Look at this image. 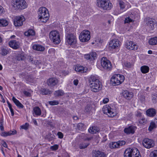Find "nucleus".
I'll use <instances>...</instances> for the list:
<instances>
[{
  "label": "nucleus",
  "mask_w": 157,
  "mask_h": 157,
  "mask_svg": "<svg viewBox=\"0 0 157 157\" xmlns=\"http://www.w3.org/2000/svg\"><path fill=\"white\" fill-rule=\"evenodd\" d=\"M91 90L94 92L101 90L102 88L101 83L100 82L98 77L94 75H91L89 79Z\"/></svg>",
  "instance_id": "nucleus-1"
},
{
  "label": "nucleus",
  "mask_w": 157,
  "mask_h": 157,
  "mask_svg": "<svg viewBox=\"0 0 157 157\" xmlns=\"http://www.w3.org/2000/svg\"><path fill=\"white\" fill-rule=\"evenodd\" d=\"M38 13L39 19L42 22L45 23L48 20L49 15L48 10L45 7H42L40 8Z\"/></svg>",
  "instance_id": "nucleus-2"
},
{
  "label": "nucleus",
  "mask_w": 157,
  "mask_h": 157,
  "mask_svg": "<svg viewBox=\"0 0 157 157\" xmlns=\"http://www.w3.org/2000/svg\"><path fill=\"white\" fill-rule=\"evenodd\" d=\"M11 3L15 10H22L27 7L26 3L24 0H13Z\"/></svg>",
  "instance_id": "nucleus-3"
},
{
  "label": "nucleus",
  "mask_w": 157,
  "mask_h": 157,
  "mask_svg": "<svg viewBox=\"0 0 157 157\" xmlns=\"http://www.w3.org/2000/svg\"><path fill=\"white\" fill-rule=\"evenodd\" d=\"M124 79V77L123 75L115 74L111 78V83L114 86L118 85L122 83Z\"/></svg>",
  "instance_id": "nucleus-4"
},
{
  "label": "nucleus",
  "mask_w": 157,
  "mask_h": 157,
  "mask_svg": "<svg viewBox=\"0 0 157 157\" xmlns=\"http://www.w3.org/2000/svg\"><path fill=\"white\" fill-rule=\"evenodd\" d=\"M65 36L66 42L73 47H75L77 43V39L75 35L67 33Z\"/></svg>",
  "instance_id": "nucleus-5"
},
{
  "label": "nucleus",
  "mask_w": 157,
  "mask_h": 157,
  "mask_svg": "<svg viewBox=\"0 0 157 157\" xmlns=\"http://www.w3.org/2000/svg\"><path fill=\"white\" fill-rule=\"evenodd\" d=\"M102 111L105 114L110 117H113L117 115V113L115 109L108 105H105L102 108Z\"/></svg>",
  "instance_id": "nucleus-6"
},
{
  "label": "nucleus",
  "mask_w": 157,
  "mask_h": 157,
  "mask_svg": "<svg viewBox=\"0 0 157 157\" xmlns=\"http://www.w3.org/2000/svg\"><path fill=\"white\" fill-rule=\"evenodd\" d=\"M97 5L99 7L101 8L104 10H109L112 7L111 3L106 0H98L97 1Z\"/></svg>",
  "instance_id": "nucleus-7"
},
{
  "label": "nucleus",
  "mask_w": 157,
  "mask_h": 157,
  "mask_svg": "<svg viewBox=\"0 0 157 157\" xmlns=\"http://www.w3.org/2000/svg\"><path fill=\"white\" fill-rule=\"evenodd\" d=\"M49 36L51 40L55 44H59L60 42L59 34L57 31L53 30L51 31Z\"/></svg>",
  "instance_id": "nucleus-8"
},
{
  "label": "nucleus",
  "mask_w": 157,
  "mask_h": 157,
  "mask_svg": "<svg viewBox=\"0 0 157 157\" xmlns=\"http://www.w3.org/2000/svg\"><path fill=\"white\" fill-rule=\"evenodd\" d=\"M90 33L87 30H83L79 36V40L82 42L88 41L90 39Z\"/></svg>",
  "instance_id": "nucleus-9"
},
{
  "label": "nucleus",
  "mask_w": 157,
  "mask_h": 157,
  "mask_svg": "<svg viewBox=\"0 0 157 157\" xmlns=\"http://www.w3.org/2000/svg\"><path fill=\"white\" fill-rule=\"evenodd\" d=\"M139 153V151L136 148H127L124 151V157H134L135 155Z\"/></svg>",
  "instance_id": "nucleus-10"
},
{
  "label": "nucleus",
  "mask_w": 157,
  "mask_h": 157,
  "mask_svg": "<svg viewBox=\"0 0 157 157\" xmlns=\"http://www.w3.org/2000/svg\"><path fill=\"white\" fill-rule=\"evenodd\" d=\"M101 66L105 69L110 70L111 69V63L106 57H104L101 59Z\"/></svg>",
  "instance_id": "nucleus-11"
},
{
  "label": "nucleus",
  "mask_w": 157,
  "mask_h": 157,
  "mask_svg": "<svg viewBox=\"0 0 157 157\" xmlns=\"http://www.w3.org/2000/svg\"><path fill=\"white\" fill-rule=\"evenodd\" d=\"M125 48L129 50L135 51L137 50L138 48V45L133 41H127L125 44Z\"/></svg>",
  "instance_id": "nucleus-12"
},
{
  "label": "nucleus",
  "mask_w": 157,
  "mask_h": 157,
  "mask_svg": "<svg viewBox=\"0 0 157 157\" xmlns=\"http://www.w3.org/2000/svg\"><path fill=\"white\" fill-rule=\"evenodd\" d=\"M25 20V18L23 15L16 16L14 19V24L16 27L21 26Z\"/></svg>",
  "instance_id": "nucleus-13"
},
{
  "label": "nucleus",
  "mask_w": 157,
  "mask_h": 157,
  "mask_svg": "<svg viewBox=\"0 0 157 157\" xmlns=\"http://www.w3.org/2000/svg\"><path fill=\"white\" fill-rule=\"evenodd\" d=\"M120 45V42L117 39H114L111 40L109 43V47L111 49H117Z\"/></svg>",
  "instance_id": "nucleus-14"
},
{
  "label": "nucleus",
  "mask_w": 157,
  "mask_h": 157,
  "mask_svg": "<svg viewBox=\"0 0 157 157\" xmlns=\"http://www.w3.org/2000/svg\"><path fill=\"white\" fill-rule=\"evenodd\" d=\"M142 144L143 146L147 148H150L154 146L153 141L148 138L144 139L143 140Z\"/></svg>",
  "instance_id": "nucleus-15"
},
{
  "label": "nucleus",
  "mask_w": 157,
  "mask_h": 157,
  "mask_svg": "<svg viewBox=\"0 0 157 157\" xmlns=\"http://www.w3.org/2000/svg\"><path fill=\"white\" fill-rule=\"evenodd\" d=\"M156 23L155 20L151 18H148L147 19L146 21L147 27L150 30L154 29L155 25Z\"/></svg>",
  "instance_id": "nucleus-16"
},
{
  "label": "nucleus",
  "mask_w": 157,
  "mask_h": 157,
  "mask_svg": "<svg viewBox=\"0 0 157 157\" xmlns=\"http://www.w3.org/2000/svg\"><path fill=\"white\" fill-rule=\"evenodd\" d=\"M92 157H106L105 153L99 150H94L92 151Z\"/></svg>",
  "instance_id": "nucleus-17"
},
{
  "label": "nucleus",
  "mask_w": 157,
  "mask_h": 157,
  "mask_svg": "<svg viewBox=\"0 0 157 157\" xmlns=\"http://www.w3.org/2000/svg\"><path fill=\"white\" fill-rule=\"evenodd\" d=\"M122 94L123 96L128 100H131L133 96V94L132 92H129L127 90H124Z\"/></svg>",
  "instance_id": "nucleus-18"
},
{
  "label": "nucleus",
  "mask_w": 157,
  "mask_h": 157,
  "mask_svg": "<svg viewBox=\"0 0 157 157\" xmlns=\"http://www.w3.org/2000/svg\"><path fill=\"white\" fill-rule=\"evenodd\" d=\"M96 53L94 52H92L89 54H86L84 55V58L90 61H93L96 58Z\"/></svg>",
  "instance_id": "nucleus-19"
},
{
  "label": "nucleus",
  "mask_w": 157,
  "mask_h": 157,
  "mask_svg": "<svg viewBox=\"0 0 157 157\" xmlns=\"http://www.w3.org/2000/svg\"><path fill=\"white\" fill-rule=\"evenodd\" d=\"M58 82V80L57 78H52L48 79L47 84L48 86H52L57 85Z\"/></svg>",
  "instance_id": "nucleus-20"
},
{
  "label": "nucleus",
  "mask_w": 157,
  "mask_h": 157,
  "mask_svg": "<svg viewBox=\"0 0 157 157\" xmlns=\"http://www.w3.org/2000/svg\"><path fill=\"white\" fill-rule=\"evenodd\" d=\"M9 44L10 47L15 49H18L20 46L19 42L15 40L10 41L9 42Z\"/></svg>",
  "instance_id": "nucleus-21"
},
{
  "label": "nucleus",
  "mask_w": 157,
  "mask_h": 157,
  "mask_svg": "<svg viewBox=\"0 0 157 157\" xmlns=\"http://www.w3.org/2000/svg\"><path fill=\"white\" fill-rule=\"evenodd\" d=\"M75 70L77 72L79 73H86L88 69L86 67H84L82 66L76 65L75 67Z\"/></svg>",
  "instance_id": "nucleus-22"
},
{
  "label": "nucleus",
  "mask_w": 157,
  "mask_h": 157,
  "mask_svg": "<svg viewBox=\"0 0 157 157\" xmlns=\"http://www.w3.org/2000/svg\"><path fill=\"white\" fill-rule=\"evenodd\" d=\"M136 129V126H130L127 128H125L124 131L125 133L127 134H133Z\"/></svg>",
  "instance_id": "nucleus-23"
},
{
  "label": "nucleus",
  "mask_w": 157,
  "mask_h": 157,
  "mask_svg": "<svg viewBox=\"0 0 157 157\" xmlns=\"http://www.w3.org/2000/svg\"><path fill=\"white\" fill-rule=\"evenodd\" d=\"M33 48L34 50L40 51H43L45 49L43 46L39 44H34L33 46Z\"/></svg>",
  "instance_id": "nucleus-24"
},
{
  "label": "nucleus",
  "mask_w": 157,
  "mask_h": 157,
  "mask_svg": "<svg viewBox=\"0 0 157 157\" xmlns=\"http://www.w3.org/2000/svg\"><path fill=\"white\" fill-rule=\"evenodd\" d=\"M146 113L148 116L153 117L156 114V110L153 108L149 109L147 110Z\"/></svg>",
  "instance_id": "nucleus-25"
},
{
  "label": "nucleus",
  "mask_w": 157,
  "mask_h": 157,
  "mask_svg": "<svg viewBox=\"0 0 157 157\" xmlns=\"http://www.w3.org/2000/svg\"><path fill=\"white\" fill-rule=\"evenodd\" d=\"M100 129L97 126H92L90 127L88 129L89 132L91 134H95L97 132H98L100 131Z\"/></svg>",
  "instance_id": "nucleus-26"
},
{
  "label": "nucleus",
  "mask_w": 157,
  "mask_h": 157,
  "mask_svg": "<svg viewBox=\"0 0 157 157\" xmlns=\"http://www.w3.org/2000/svg\"><path fill=\"white\" fill-rule=\"evenodd\" d=\"M17 133V131L15 130L13 131H10L9 132H4L1 133V135L3 136H10L12 135H14Z\"/></svg>",
  "instance_id": "nucleus-27"
},
{
  "label": "nucleus",
  "mask_w": 157,
  "mask_h": 157,
  "mask_svg": "<svg viewBox=\"0 0 157 157\" xmlns=\"http://www.w3.org/2000/svg\"><path fill=\"white\" fill-rule=\"evenodd\" d=\"M12 100L16 105L19 108H23L24 107V105L14 97H13Z\"/></svg>",
  "instance_id": "nucleus-28"
},
{
  "label": "nucleus",
  "mask_w": 157,
  "mask_h": 157,
  "mask_svg": "<svg viewBox=\"0 0 157 157\" xmlns=\"http://www.w3.org/2000/svg\"><path fill=\"white\" fill-rule=\"evenodd\" d=\"M33 113L35 114L37 116H40L41 114V111L40 108L36 106L33 108Z\"/></svg>",
  "instance_id": "nucleus-29"
},
{
  "label": "nucleus",
  "mask_w": 157,
  "mask_h": 157,
  "mask_svg": "<svg viewBox=\"0 0 157 157\" xmlns=\"http://www.w3.org/2000/svg\"><path fill=\"white\" fill-rule=\"evenodd\" d=\"M35 34V32L33 29H29L24 33L25 35L27 36H34Z\"/></svg>",
  "instance_id": "nucleus-30"
},
{
  "label": "nucleus",
  "mask_w": 157,
  "mask_h": 157,
  "mask_svg": "<svg viewBox=\"0 0 157 157\" xmlns=\"http://www.w3.org/2000/svg\"><path fill=\"white\" fill-rule=\"evenodd\" d=\"M40 94L42 95H46L52 93V92L48 89L42 88L40 90Z\"/></svg>",
  "instance_id": "nucleus-31"
},
{
  "label": "nucleus",
  "mask_w": 157,
  "mask_h": 157,
  "mask_svg": "<svg viewBox=\"0 0 157 157\" xmlns=\"http://www.w3.org/2000/svg\"><path fill=\"white\" fill-rule=\"evenodd\" d=\"M109 146L111 148H116L119 147V145L117 142H111L109 144Z\"/></svg>",
  "instance_id": "nucleus-32"
},
{
  "label": "nucleus",
  "mask_w": 157,
  "mask_h": 157,
  "mask_svg": "<svg viewBox=\"0 0 157 157\" xmlns=\"http://www.w3.org/2000/svg\"><path fill=\"white\" fill-rule=\"evenodd\" d=\"M149 43L151 45L157 44V37L151 38L149 40Z\"/></svg>",
  "instance_id": "nucleus-33"
},
{
  "label": "nucleus",
  "mask_w": 157,
  "mask_h": 157,
  "mask_svg": "<svg viewBox=\"0 0 157 157\" xmlns=\"http://www.w3.org/2000/svg\"><path fill=\"white\" fill-rule=\"evenodd\" d=\"M64 94L63 90H59L55 92L54 95L55 97H59L63 96Z\"/></svg>",
  "instance_id": "nucleus-34"
},
{
  "label": "nucleus",
  "mask_w": 157,
  "mask_h": 157,
  "mask_svg": "<svg viewBox=\"0 0 157 157\" xmlns=\"http://www.w3.org/2000/svg\"><path fill=\"white\" fill-rule=\"evenodd\" d=\"M81 136L82 138L83 139L84 141H90L93 138V137L92 136L89 137L87 135H85L84 133L82 134L81 135Z\"/></svg>",
  "instance_id": "nucleus-35"
},
{
  "label": "nucleus",
  "mask_w": 157,
  "mask_h": 157,
  "mask_svg": "<svg viewBox=\"0 0 157 157\" xmlns=\"http://www.w3.org/2000/svg\"><path fill=\"white\" fill-rule=\"evenodd\" d=\"M157 125L153 121H151L148 127V130L150 131H151L153 129L156 128L157 127Z\"/></svg>",
  "instance_id": "nucleus-36"
},
{
  "label": "nucleus",
  "mask_w": 157,
  "mask_h": 157,
  "mask_svg": "<svg viewBox=\"0 0 157 157\" xmlns=\"http://www.w3.org/2000/svg\"><path fill=\"white\" fill-rule=\"evenodd\" d=\"M8 24V21L4 19H0V26H6Z\"/></svg>",
  "instance_id": "nucleus-37"
},
{
  "label": "nucleus",
  "mask_w": 157,
  "mask_h": 157,
  "mask_svg": "<svg viewBox=\"0 0 157 157\" xmlns=\"http://www.w3.org/2000/svg\"><path fill=\"white\" fill-rule=\"evenodd\" d=\"M140 70L141 72L143 73H146L148 72L149 71V67L146 66H142L140 68Z\"/></svg>",
  "instance_id": "nucleus-38"
},
{
  "label": "nucleus",
  "mask_w": 157,
  "mask_h": 157,
  "mask_svg": "<svg viewBox=\"0 0 157 157\" xmlns=\"http://www.w3.org/2000/svg\"><path fill=\"white\" fill-rule=\"evenodd\" d=\"M9 50L6 48H2L0 54L2 56H6L9 53Z\"/></svg>",
  "instance_id": "nucleus-39"
},
{
  "label": "nucleus",
  "mask_w": 157,
  "mask_h": 157,
  "mask_svg": "<svg viewBox=\"0 0 157 157\" xmlns=\"http://www.w3.org/2000/svg\"><path fill=\"white\" fill-rule=\"evenodd\" d=\"M7 103L8 105V106L9 107L10 109V111L11 113V114L12 116H13L14 115V113L13 111V110L12 108V106L11 104L9 102V101H7Z\"/></svg>",
  "instance_id": "nucleus-40"
},
{
  "label": "nucleus",
  "mask_w": 157,
  "mask_h": 157,
  "mask_svg": "<svg viewBox=\"0 0 157 157\" xmlns=\"http://www.w3.org/2000/svg\"><path fill=\"white\" fill-rule=\"evenodd\" d=\"M119 6L121 10H123L125 8V3L122 1H120L119 2Z\"/></svg>",
  "instance_id": "nucleus-41"
},
{
  "label": "nucleus",
  "mask_w": 157,
  "mask_h": 157,
  "mask_svg": "<svg viewBox=\"0 0 157 157\" xmlns=\"http://www.w3.org/2000/svg\"><path fill=\"white\" fill-rule=\"evenodd\" d=\"M33 78L32 75H29L26 78V81L28 82L32 83L33 82Z\"/></svg>",
  "instance_id": "nucleus-42"
},
{
  "label": "nucleus",
  "mask_w": 157,
  "mask_h": 157,
  "mask_svg": "<svg viewBox=\"0 0 157 157\" xmlns=\"http://www.w3.org/2000/svg\"><path fill=\"white\" fill-rule=\"evenodd\" d=\"M150 157H157V150H154L150 154Z\"/></svg>",
  "instance_id": "nucleus-43"
},
{
  "label": "nucleus",
  "mask_w": 157,
  "mask_h": 157,
  "mask_svg": "<svg viewBox=\"0 0 157 157\" xmlns=\"http://www.w3.org/2000/svg\"><path fill=\"white\" fill-rule=\"evenodd\" d=\"M92 109V107L90 105H87L85 108V112L88 113L90 112Z\"/></svg>",
  "instance_id": "nucleus-44"
},
{
  "label": "nucleus",
  "mask_w": 157,
  "mask_h": 157,
  "mask_svg": "<svg viewBox=\"0 0 157 157\" xmlns=\"http://www.w3.org/2000/svg\"><path fill=\"white\" fill-rule=\"evenodd\" d=\"M133 21V19L130 18L129 16L125 18L124 21V23H129L130 22H132Z\"/></svg>",
  "instance_id": "nucleus-45"
},
{
  "label": "nucleus",
  "mask_w": 157,
  "mask_h": 157,
  "mask_svg": "<svg viewBox=\"0 0 157 157\" xmlns=\"http://www.w3.org/2000/svg\"><path fill=\"white\" fill-rule=\"evenodd\" d=\"M139 123L141 124H144L145 123H146V122H147V121L144 118L141 117L139 120Z\"/></svg>",
  "instance_id": "nucleus-46"
},
{
  "label": "nucleus",
  "mask_w": 157,
  "mask_h": 157,
  "mask_svg": "<svg viewBox=\"0 0 157 157\" xmlns=\"http://www.w3.org/2000/svg\"><path fill=\"white\" fill-rule=\"evenodd\" d=\"M49 104L51 105H57L59 104V102L57 101H49Z\"/></svg>",
  "instance_id": "nucleus-47"
},
{
  "label": "nucleus",
  "mask_w": 157,
  "mask_h": 157,
  "mask_svg": "<svg viewBox=\"0 0 157 157\" xmlns=\"http://www.w3.org/2000/svg\"><path fill=\"white\" fill-rule=\"evenodd\" d=\"M89 145V144H81L79 145V148H80V149H84L86 148L87 146H88Z\"/></svg>",
  "instance_id": "nucleus-48"
},
{
  "label": "nucleus",
  "mask_w": 157,
  "mask_h": 157,
  "mask_svg": "<svg viewBox=\"0 0 157 157\" xmlns=\"http://www.w3.org/2000/svg\"><path fill=\"white\" fill-rule=\"evenodd\" d=\"M55 136L51 134H48L47 136V138L50 140H52L55 138Z\"/></svg>",
  "instance_id": "nucleus-49"
},
{
  "label": "nucleus",
  "mask_w": 157,
  "mask_h": 157,
  "mask_svg": "<svg viewBox=\"0 0 157 157\" xmlns=\"http://www.w3.org/2000/svg\"><path fill=\"white\" fill-rule=\"evenodd\" d=\"M119 145V147L120 146H122L125 144L126 142L124 140H119L117 141Z\"/></svg>",
  "instance_id": "nucleus-50"
},
{
  "label": "nucleus",
  "mask_w": 157,
  "mask_h": 157,
  "mask_svg": "<svg viewBox=\"0 0 157 157\" xmlns=\"http://www.w3.org/2000/svg\"><path fill=\"white\" fill-rule=\"evenodd\" d=\"M58 145L56 144L53 146H51V149L52 150H56L58 149Z\"/></svg>",
  "instance_id": "nucleus-51"
},
{
  "label": "nucleus",
  "mask_w": 157,
  "mask_h": 157,
  "mask_svg": "<svg viewBox=\"0 0 157 157\" xmlns=\"http://www.w3.org/2000/svg\"><path fill=\"white\" fill-rule=\"evenodd\" d=\"M29 124L26 123L25 125H23L21 126V128L25 129V130L27 129L29 127Z\"/></svg>",
  "instance_id": "nucleus-52"
},
{
  "label": "nucleus",
  "mask_w": 157,
  "mask_h": 157,
  "mask_svg": "<svg viewBox=\"0 0 157 157\" xmlns=\"http://www.w3.org/2000/svg\"><path fill=\"white\" fill-rule=\"evenodd\" d=\"M24 94L27 97H30L31 96V94L29 92L27 91H24L23 92Z\"/></svg>",
  "instance_id": "nucleus-53"
},
{
  "label": "nucleus",
  "mask_w": 157,
  "mask_h": 157,
  "mask_svg": "<svg viewBox=\"0 0 157 157\" xmlns=\"http://www.w3.org/2000/svg\"><path fill=\"white\" fill-rule=\"evenodd\" d=\"M58 137L59 138L62 139L63 138V135L62 132H59L57 133Z\"/></svg>",
  "instance_id": "nucleus-54"
},
{
  "label": "nucleus",
  "mask_w": 157,
  "mask_h": 157,
  "mask_svg": "<svg viewBox=\"0 0 157 157\" xmlns=\"http://www.w3.org/2000/svg\"><path fill=\"white\" fill-rule=\"evenodd\" d=\"M84 125V124L83 123H79L77 125V127H78L79 129H80L82 128L83 127Z\"/></svg>",
  "instance_id": "nucleus-55"
},
{
  "label": "nucleus",
  "mask_w": 157,
  "mask_h": 157,
  "mask_svg": "<svg viewBox=\"0 0 157 157\" xmlns=\"http://www.w3.org/2000/svg\"><path fill=\"white\" fill-rule=\"evenodd\" d=\"M124 66L130 68L131 66V64L129 62H125L124 63Z\"/></svg>",
  "instance_id": "nucleus-56"
},
{
  "label": "nucleus",
  "mask_w": 157,
  "mask_h": 157,
  "mask_svg": "<svg viewBox=\"0 0 157 157\" xmlns=\"http://www.w3.org/2000/svg\"><path fill=\"white\" fill-rule=\"evenodd\" d=\"M1 144L4 147L7 148V144L4 140H2L1 141Z\"/></svg>",
  "instance_id": "nucleus-57"
},
{
  "label": "nucleus",
  "mask_w": 157,
  "mask_h": 157,
  "mask_svg": "<svg viewBox=\"0 0 157 157\" xmlns=\"http://www.w3.org/2000/svg\"><path fill=\"white\" fill-rule=\"evenodd\" d=\"M28 59H29V60L30 62H31L33 63V59L32 57L30 56H29L28 57Z\"/></svg>",
  "instance_id": "nucleus-58"
},
{
  "label": "nucleus",
  "mask_w": 157,
  "mask_h": 157,
  "mask_svg": "<svg viewBox=\"0 0 157 157\" xmlns=\"http://www.w3.org/2000/svg\"><path fill=\"white\" fill-rule=\"evenodd\" d=\"M139 98L142 102L144 101L145 99V97L144 95H141V96H140Z\"/></svg>",
  "instance_id": "nucleus-59"
},
{
  "label": "nucleus",
  "mask_w": 157,
  "mask_h": 157,
  "mask_svg": "<svg viewBox=\"0 0 157 157\" xmlns=\"http://www.w3.org/2000/svg\"><path fill=\"white\" fill-rule=\"evenodd\" d=\"M109 101V99L108 98H105L103 100V103L105 104L107 103Z\"/></svg>",
  "instance_id": "nucleus-60"
},
{
  "label": "nucleus",
  "mask_w": 157,
  "mask_h": 157,
  "mask_svg": "<svg viewBox=\"0 0 157 157\" xmlns=\"http://www.w3.org/2000/svg\"><path fill=\"white\" fill-rule=\"evenodd\" d=\"M40 63V61H38V60H35L33 61V63L35 64L36 65H38Z\"/></svg>",
  "instance_id": "nucleus-61"
},
{
  "label": "nucleus",
  "mask_w": 157,
  "mask_h": 157,
  "mask_svg": "<svg viewBox=\"0 0 157 157\" xmlns=\"http://www.w3.org/2000/svg\"><path fill=\"white\" fill-rule=\"evenodd\" d=\"M4 123L3 118V117L1 118L0 120V125H3Z\"/></svg>",
  "instance_id": "nucleus-62"
},
{
  "label": "nucleus",
  "mask_w": 157,
  "mask_h": 157,
  "mask_svg": "<svg viewBox=\"0 0 157 157\" xmlns=\"http://www.w3.org/2000/svg\"><path fill=\"white\" fill-rule=\"evenodd\" d=\"M78 79H75L73 81L74 84L76 86H77L78 84Z\"/></svg>",
  "instance_id": "nucleus-63"
},
{
  "label": "nucleus",
  "mask_w": 157,
  "mask_h": 157,
  "mask_svg": "<svg viewBox=\"0 0 157 157\" xmlns=\"http://www.w3.org/2000/svg\"><path fill=\"white\" fill-rule=\"evenodd\" d=\"M3 7L0 5V14H1L2 13L3 11Z\"/></svg>",
  "instance_id": "nucleus-64"
}]
</instances>
